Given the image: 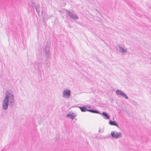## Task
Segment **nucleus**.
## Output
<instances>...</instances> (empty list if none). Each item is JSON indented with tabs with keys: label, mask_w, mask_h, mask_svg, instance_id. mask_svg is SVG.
Segmentation results:
<instances>
[{
	"label": "nucleus",
	"mask_w": 151,
	"mask_h": 151,
	"mask_svg": "<svg viewBox=\"0 0 151 151\" xmlns=\"http://www.w3.org/2000/svg\"><path fill=\"white\" fill-rule=\"evenodd\" d=\"M109 123L111 125L115 126L118 128H119V127L118 124L115 121H112L111 120L109 121Z\"/></svg>",
	"instance_id": "11"
},
{
	"label": "nucleus",
	"mask_w": 151,
	"mask_h": 151,
	"mask_svg": "<svg viewBox=\"0 0 151 151\" xmlns=\"http://www.w3.org/2000/svg\"><path fill=\"white\" fill-rule=\"evenodd\" d=\"M35 9L37 11L38 14H39L40 13V7L39 5H35L34 6Z\"/></svg>",
	"instance_id": "16"
},
{
	"label": "nucleus",
	"mask_w": 151,
	"mask_h": 151,
	"mask_svg": "<svg viewBox=\"0 0 151 151\" xmlns=\"http://www.w3.org/2000/svg\"><path fill=\"white\" fill-rule=\"evenodd\" d=\"M44 52H45V55L46 58V60H49L51 58V55L50 54V47L48 45H46L45 47Z\"/></svg>",
	"instance_id": "2"
},
{
	"label": "nucleus",
	"mask_w": 151,
	"mask_h": 151,
	"mask_svg": "<svg viewBox=\"0 0 151 151\" xmlns=\"http://www.w3.org/2000/svg\"><path fill=\"white\" fill-rule=\"evenodd\" d=\"M88 108H91V107L90 106H88Z\"/></svg>",
	"instance_id": "21"
},
{
	"label": "nucleus",
	"mask_w": 151,
	"mask_h": 151,
	"mask_svg": "<svg viewBox=\"0 0 151 151\" xmlns=\"http://www.w3.org/2000/svg\"><path fill=\"white\" fill-rule=\"evenodd\" d=\"M10 92H12V91H10Z\"/></svg>",
	"instance_id": "23"
},
{
	"label": "nucleus",
	"mask_w": 151,
	"mask_h": 151,
	"mask_svg": "<svg viewBox=\"0 0 151 151\" xmlns=\"http://www.w3.org/2000/svg\"><path fill=\"white\" fill-rule=\"evenodd\" d=\"M101 114L104 116V118L105 119H109V115L106 112H103L102 114Z\"/></svg>",
	"instance_id": "12"
},
{
	"label": "nucleus",
	"mask_w": 151,
	"mask_h": 151,
	"mask_svg": "<svg viewBox=\"0 0 151 151\" xmlns=\"http://www.w3.org/2000/svg\"><path fill=\"white\" fill-rule=\"evenodd\" d=\"M99 62H101L102 61L101 60V61H100L99 60Z\"/></svg>",
	"instance_id": "20"
},
{
	"label": "nucleus",
	"mask_w": 151,
	"mask_h": 151,
	"mask_svg": "<svg viewBox=\"0 0 151 151\" xmlns=\"http://www.w3.org/2000/svg\"><path fill=\"white\" fill-rule=\"evenodd\" d=\"M76 116V115L75 114H74L73 113H72L71 114H70V113H69L66 115V116L67 117H69L73 120L75 118Z\"/></svg>",
	"instance_id": "10"
},
{
	"label": "nucleus",
	"mask_w": 151,
	"mask_h": 151,
	"mask_svg": "<svg viewBox=\"0 0 151 151\" xmlns=\"http://www.w3.org/2000/svg\"><path fill=\"white\" fill-rule=\"evenodd\" d=\"M110 135L112 138L117 139L121 137L122 133L120 132H118L116 131H112Z\"/></svg>",
	"instance_id": "4"
},
{
	"label": "nucleus",
	"mask_w": 151,
	"mask_h": 151,
	"mask_svg": "<svg viewBox=\"0 0 151 151\" xmlns=\"http://www.w3.org/2000/svg\"><path fill=\"white\" fill-rule=\"evenodd\" d=\"M116 95L120 96L122 97L125 98L126 99H128V97L126 94L122 91L118 89L116 91Z\"/></svg>",
	"instance_id": "6"
},
{
	"label": "nucleus",
	"mask_w": 151,
	"mask_h": 151,
	"mask_svg": "<svg viewBox=\"0 0 151 151\" xmlns=\"http://www.w3.org/2000/svg\"><path fill=\"white\" fill-rule=\"evenodd\" d=\"M45 63L46 66L45 68H48L50 66V62L48 60H45Z\"/></svg>",
	"instance_id": "14"
},
{
	"label": "nucleus",
	"mask_w": 151,
	"mask_h": 151,
	"mask_svg": "<svg viewBox=\"0 0 151 151\" xmlns=\"http://www.w3.org/2000/svg\"><path fill=\"white\" fill-rule=\"evenodd\" d=\"M14 96L12 93H11L9 91L5 92V96L4 99L2 107L3 109L6 110L9 105V108L14 107Z\"/></svg>",
	"instance_id": "1"
},
{
	"label": "nucleus",
	"mask_w": 151,
	"mask_h": 151,
	"mask_svg": "<svg viewBox=\"0 0 151 151\" xmlns=\"http://www.w3.org/2000/svg\"><path fill=\"white\" fill-rule=\"evenodd\" d=\"M35 5L34 4V3L32 1V4L31 5V6L32 7H33L35 6Z\"/></svg>",
	"instance_id": "18"
},
{
	"label": "nucleus",
	"mask_w": 151,
	"mask_h": 151,
	"mask_svg": "<svg viewBox=\"0 0 151 151\" xmlns=\"http://www.w3.org/2000/svg\"><path fill=\"white\" fill-rule=\"evenodd\" d=\"M118 47L119 48V52H122L123 53H124L126 52V49L125 47H124L123 45L122 44H118Z\"/></svg>",
	"instance_id": "9"
},
{
	"label": "nucleus",
	"mask_w": 151,
	"mask_h": 151,
	"mask_svg": "<svg viewBox=\"0 0 151 151\" xmlns=\"http://www.w3.org/2000/svg\"><path fill=\"white\" fill-rule=\"evenodd\" d=\"M96 11L97 12H98V10H97V9H96Z\"/></svg>",
	"instance_id": "24"
},
{
	"label": "nucleus",
	"mask_w": 151,
	"mask_h": 151,
	"mask_svg": "<svg viewBox=\"0 0 151 151\" xmlns=\"http://www.w3.org/2000/svg\"><path fill=\"white\" fill-rule=\"evenodd\" d=\"M133 8H134V13L138 16H140V14L139 13L140 10L138 6L135 3L133 2Z\"/></svg>",
	"instance_id": "5"
},
{
	"label": "nucleus",
	"mask_w": 151,
	"mask_h": 151,
	"mask_svg": "<svg viewBox=\"0 0 151 151\" xmlns=\"http://www.w3.org/2000/svg\"><path fill=\"white\" fill-rule=\"evenodd\" d=\"M79 108L80 109L82 112L88 111V109H87V108L84 106H78Z\"/></svg>",
	"instance_id": "15"
},
{
	"label": "nucleus",
	"mask_w": 151,
	"mask_h": 151,
	"mask_svg": "<svg viewBox=\"0 0 151 151\" xmlns=\"http://www.w3.org/2000/svg\"><path fill=\"white\" fill-rule=\"evenodd\" d=\"M63 97L68 99L70 96V91L69 89H65L63 91Z\"/></svg>",
	"instance_id": "8"
},
{
	"label": "nucleus",
	"mask_w": 151,
	"mask_h": 151,
	"mask_svg": "<svg viewBox=\"0 0 151 151\" xmlns=\"http://www.w3.org/2000/svg\"><path fill=\"white\" fill-rule=\"evenodd\" d=\"M104 129L102 128V129H99V132L100 133H103L104 132Z\"/></svg>",
	"instance_id": "17"
},
{
	"label": "nucleus",
	"mask_w": 151,
	"mask_h": 151,
	"mask_svg": "<svg viewBox=\"0 0 151 151\" xmlns=\"http://www.w3.org/2000/svg\"><path fill=\"white\" fill-rule=\"evenodd\" d=\"M10 92H12V91H10Z\"/></svg>",
	"instance_id": "22"
},
{
	"label": "nucleus",
	"mask_w": 151,
	"mask_h": 151,
	"mask_svg": "<svg viewBox=\"0 0 151 151\" xmlns=\"http://www.w3.org/2000/svg\"><path fill=\"white\" fill-rule=\"evenodd\" d=\"M88 111L91 112L92 113L101 114V113L98 111H97L96 110L88 109Z\"/></svg>",
	"instance_id": "13"
},
{
	"label": "nucleus",
	"mask_w": 151,
	"mask_h": 151,
	"mask_svg": "<svg viewBox=\"0 0 151 151\" xmlns=\"http://www.w3.org/2000/svg\"><path fill=\"white\" fill-rule=\"evenodd\" d=\"M116 95L120 96L122 97L125 98L126 99H128V97L126 94L122 91L118 89L116 91Z\"/></svg>",
	"instance_id": "7"
},
{
	"label": "nucleus",
	"mask_w": 151,
	"mask_h": 151,
	"mask_svg": "<svg viewBox=\"0 0 151 151\" xmlns=\"http://www.w3.org/2000/svg\"><path fill=\"white\" fill-rule=\"evenodd\" d=\"M133 104H134L135 105V106H136V105H137V103L136 102H135L134 101H133Z\"/></svg>",
	"instance_id": "19"
},
{
	"label": "nucleus",
	"mask_w": 151,
	"mask_h": 151,
	"mask_svg": "<svg viewBox=\"0 0 151 151\" xmlns=\"http://www.w3.org/2000/svg\"><path fill=\"white\" fill-rule=\"evenodd\" d=\"M65 12L68 15V16H69L70 18H71L73 19L77 20L79 17L75 14L73 13V12H70L69 10L65 9Z\"/></svg>",
	"instance_id": "3"
}]
</instances>
